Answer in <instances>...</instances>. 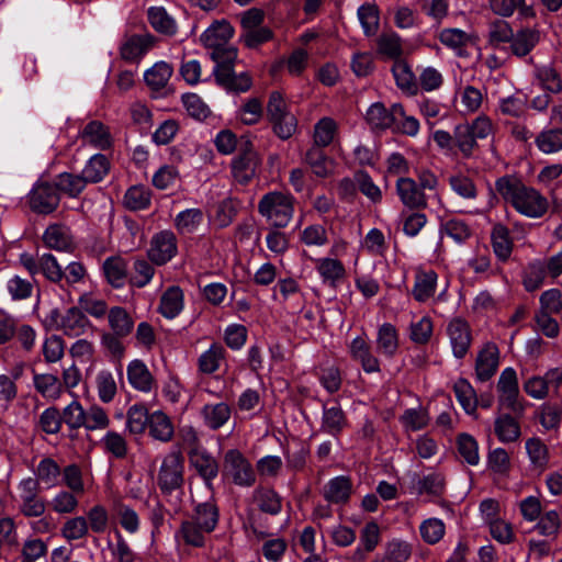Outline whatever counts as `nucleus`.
<instances>
[{"mask_svg": "<svg viewBox=\"0 0 562 562\" xmlns=\"http://www.w3.org/2000/svg\"><path fill=\"white\" fill-rule=\"evenodd\" d=\"M495 188L505 202L520 215L540 218L548 211V200L538 190L526 186L515 177L504 176L497 179Z\"/></svg>", "mask_w": 562, "mask_h": 562, "instance_id": "1", "label": "nucleus"}, {"mask_svg": "<svg viewBox=\"0 0 562 562\" xmlns=\"http://www.w3.org/2000/svg\"><path fill=\"white\" fill-rule=\"evenodd\" d=\"M43 323L47 329L60 331L70 338L83 336L94 328L89 317L77 306L64 311L53 308L45 315Z\"/></svg>", "mask_w": 562, "mask_h": 562, "instance_id": "2", "label": "nucleus"}, {"mask_svg": "<svg viewBox=\"0 0 562 562\" xmlns=\"http://www.w3.org/2000/svg\"><path fill=\"white\" fill-rule=\"evenodd\" d=\"M294 201L289 192L271 191L261 196L258 212L271 226L284 228L293 217Z\"/></svg>", "mask_w": 562, "mask_h": 562, "instance_id": "3", "label": "nucleus"}, {"mask_svg": "<svg viewBox=\"0 0 562 562\" xmlns=\"http://www.w3.org/2000/svg\"><path fill=\"white\" fill-rule=\"evenodd\" d=\"M223 476L240 487H250L256 483V472L250 461L238 449H229L223 458Z\"/></svg>", "mask_w": 562, "mask_h": 562, "instance_id": "4", "label": "nucleus"}, {"mask_svg": "<svg viewBox=\"0 0 562 562\" xmlns=\"http://www.w3.org/2000/svg\"><path fill=\"white\" fill-rule=\"evenodd\" d=\"M14 501L19 512L27 518L41 517L46 510L38 481L32 476L24 477L18 483Z\"/></svg>", "mask_w": 562, "mask_h": 562, "instance_id": "5", "label": "nucleus"}, {"mask_svg": "<svg viewBox=\"0 0 562 562\" xmlns=\"http://www.w3.org/2000/svg\"><path fill=\"white\" fill-rule=\"evenodd\" d=\"M19 263L32 278L42 273L48 281L54 283H59L64 279V270L52 254L33 255L25 251L19 255Z\"/></svg>", "mask_w": 562, "mask_h": 562, "instance_id": "6", "label": "nucleus"}, {"mask_svg": "<svg viewBox=\"0 0 562 562\" xmlns=\"http://www.w3.org/2000/svg\"><path fill=\"white\" fill-rule=\"evenodd\" d=\"M498 405L516 415H521L525 406L519 401L517 373L514 368H505L497 381Z\"/></svg>", "mask_w": 562, "mask_h": 562, "instance_id": "7", "label": "nucleus"}, {"mask_svg": "<svg viewBox=\"0 0 562 562\" xmlns=\"http://www.w3.org/2000/svg\"><path fill=\"white\" fill-rule=\"evenodd\" d=\"M184 459L180 451L172 450L167 453L161 462L157 482L160 490L170 493L183 483Z\"/></svg>", "mask_w": 562, "mask_h": 562, "instance_id": "8", "label": "nucleus"}, {"mask_svg": "<svg viewBox=\"0 0 562 562\" xmlns=\"http://www.w3.org/2000/svg\"><path fill=\"white\" fill-rule=\"evenodd\" d=\"M446 334L457 359H463L472 344V329L470 324L462 317L457 316L450 319L446 327Z\"/></svg>", "mask_w": 562, "mask_h": 562, "instance_id": "9", "label": "nucleus"}, {"mask_svg": "<svg viewBox=\"0 0 562 562\" xmlns=\"http://www.w3.org/2000/svg\"><path fill=\"white\" fill-rule=\"evenodd\" d=\"M59 201L60 196L56 186L48 182H37L29 193V205L33 212L38 214L53 213Z\"/></svg>", "mask_w": 562, "mask_h": 562, "instance_id": "10", "label": "nucleus"}, {"mask_svg": "<svg viewBox=\"0 0 562 562\" xmlns=\"http://www.w3.org/2000/svg\"><path fill=\"white\" fill-rule=\"evenodd\" d=\"M177 252L176 235L171 231H161L153 236L147 256L153 263L162 266L170 261Z\"/></svg>", "mask_w": 562, "mask_h": 562, "instance_id": "11", "label": "nucleus"}, {"mask_svg": "<svg viewBox=\"0 0 562 562\" xmlns=\"http://www.w3.org/2000/svg\"><path fill=\"white\" fill-rule=\"evenodd\" d=\"M155 37L149 33L126 35L119 48L122 59L138 63L154 46Z\"/></svg>", "mask_w": 562, "mask_h": 562, "instance_id": "12", "label": "nucleus"}, {"mask_svg": "<svg viewBox=\"0 0 562 562\" xmlns=\"http://www.w3.org/2000/svg\"><path fill=\"white\" fill-rule=\"evenodd\" d=\"M499 366V349L494 342H486L477 351L475 358V376L486 382L496 373Z\"/></svg>", "mask_w": 562, "mask_h": 562, "instance_id": "13", "label": "nucleus"}, {"mask_svg": "<svg viewBox=\"0 0 562 562\" xmlns=\"http://www.w3.org/2000/svg\"><path fill=\"white\" fill-rule=\"evenodd\" d=\"M396 194L403 205L409 210H420L427 206L425 192L418 187L416 180L409 177H400L395 183Z\"/></svg>", "mask_w": 562, "mask_h": 562, "instance_id": "14", "label": "nucleus"}, {"mask_svg": "<svg viewBox=\"0 0 562 562\" xmlns=\"http://www.w3.org/2000/svg\"><path fill=\"white\" fill-rule=\"evenodd\" d=\"M126 374L131 386L139 392L149 393L156 386L154 375L140 359H134L127 364Z\"/></svg>", "mask_w": 562, "mask_h": 562, "instance_id": "15", "label": "nucleus"}, {"mask_svg": "<svg viewBox=\"0 0 562 562\" xmlns=\"http://www.w3.org/2000/svg\"><path fill=\"white\" fill-rule=\"evenodd\" d=\"M234 35V29L226 20L213 22L200 36L201 43L209 48L225 45Z\"/></svg>", "mask_w": 562, "mask_h": 562, "instance_id": "16", "label": "nucleus"}, {"mask_svg": "<svg viewBox=\"0 0 562 562\" xmlns=\"http://www.w3.org/2000/svg\"><path fill=\"white\" fill-rule=\"evenodd\" d=\"M349 351L352 359L361 364L364 372L374 373L380 371V361L371 352V347L364 338L360 336L353 338Z\"/></svg>", "mask_w": 562, "mask_h": 562, "instance_id": "17", "label": "nucleus"}, {"mask_svg": "<svg viewBox=\"0 0 562 562\" xmlns=\"http://www.w3.org/2000/svg\"><path fill=\"white\" fill-rule=\"evenodd\" d=\"M43 240L50 249L58 251H71L74 249V237L70 229L65 225H49L43 234Z\"/></svg>", "mask_w": 562, "mask_h": 562, "instance_id": "18", "label": "nucleus"}, {"mask_svg": "<svg viewBox=\"0 0 562 562\" xmlns=\"http://www.w3.org/2000/svg\"><path fill=\"white\" fill-rule=\"evenodd\" d=\"M80 137L85 144L99 149H108L112 145L109 128L100 121L89 122L80 132Z\"/></svg>", "mask_w": 562, "mask_h": 562, "instance_id": "19", "label": "nucleus"}, {"mask_svg": "<svg viewBox=\"0 0 562 562\" xmlns=\"http://www.w3.org/2000/svg\"><path fill=\"white\" fill-rule=\"evenodd\" d=\"M184 307L183 291L178 285L168 288L161 295L158 312L168 319L177 317Z\"/></svg>", "mask_w": 562, "mask_h": 562, "instance_id": "20", "label": "nucleus"}, {"mask_svg": "<svg viewBox=\"0 0 562 562\" xmlns=\"http://www.w3.org/2000/svg\"><path fill=\"white\" fill-rule=\"evenodd\" d=\"M232 409L227 403L205 404L201 409L203 423L210 429L223 427L231 418Z\"/></svg>", "mask_w": 562, "mask_h": 562, "instance_id": "21", "label": "nucleus"}, {"mask_svg": "<svg viewBox=\"0 0 562 562\" xmlns=\"http://www.w3.org/2000/svg\"><path fill=\"white\" fill-rule=\"evenodd\" d=\"M258 158L256 153L247 150L234 159L233 176L239 183H248L256 175Z\"/></svg>", "mask_w": 562, "mask_h": 562, "instance_id": "22", "label": "nucleus"}, {"mask_svg": "<svg viewBox=\"0 0 562 562\" xmlns=\"http://www.w3.org/2000/svg\"><path fill=\"white\" fill-rule=\"evenodd\" d=\"M351 493V482L347 476H335L330 479L323 488V496L331 504L346 503Z\"/></svg>", "mask_w": 562, "mask_h": 562, "instance_id": "23", "label": "nucleus"}, {"mask_svg": "<svg viewBox=\"0 0 562 562\" xmlns=\"http://www.w3.org/2000/svg\"><path fill=\"white\" fill-rule=\"evenodd\" d=\"M526 453L533 470L542 473L549 465V449L539 437L528 438L525 442Z\"/></svg>", "mask_w": 562, "mask_h": 562, "instance_id": "24", "label": "nucleus"}, {"mask_svg": "<svg viewBox=\"0 0 562 562\" xmlns=\"http://www.w3.org/2000/svg\"><path fill=\"white\" fill-rule=\"evenodd\" d=\"M448 183L451 191L463 200L474 201L477 198L479 190L474 179L462 171L450 175Z\"/></svg>", "mask_w": 562, "mask_h": 562, "instance_id": "25", "label": "nucleus"}, {"mask_svg": "<svg viewBox=\"0 0 562 562\" xmlns=\"http://www.w3.org/2000/svg\"><path fill=\"white\" fill-rule=\"evenodd\" d=\"M494 431L497 439L503 443L515 442L521 436L518 420L509 414H502L495 418Z\"/></svg>", "mask_w": 562, "mask_h": 562, "instance_id": "26", "label": "nucleus"}, {"mask_svg": "<svg viewBox=\"0 0 562 562\" xmlns=\"http://www.w3.org/2000/svg\"><path fill=\"white\" fill-rule=\"evenodd\" d=\"M438 40L445 47L451 49L456 55L462 56L472 37L461 29L447 27L439 32Z\"/></svg>", "mask_w": 562, "mask_h": 562, "instance_id": "27", "label": "nucleus"}, {"mask_svg": "<svg viewBox=\"0 0 562 562\" xmlns=\"http://www.w3.org/2000/svg\"><path fill=\"white\" fill-rule=\"evenodd\" d=\"M437 273L434 270L418 272L412 290L414 299L423 303L434 297L437 288Z\"/></svg>", "mask_w": 562, "mask_h": 562, "instance_id": "28", "label": "nucleus"}, {"mask_svg": "<svg viewBox=\"0 0 562 562\" xmlns=\"http://www.w3.org/2000/svg\"><path fill=\"white\" fill-rule=\"evenodd\" d=\"M380 542V527L376 522L366 524L360 535V543L353 552L356 561H363L366 554L372 552Z\"/></svg>", "mask_w": 562, "mask_h": 562, "instance_id": "29", "label": "nucleus"}, {"mask_svg": "<svg viewBox=\"0 0 562 562\" xmlns=\"http://www.w3.org/2000/svg\"><path fill=\"white\" fill-rule=\"evenodd\" d=\"M35 390L44 397L50 401L58 400L61 394V382L59 378L52 373H35L33 375Z\"/></svg>", "mask_w": 562, "mask_h": 562, "instance_id": "30", "label": "nucleus"}, {"mask_svg": "<svg viewBox=\"0 0 562 562\" xmlns=\"http://www.w3.org/2000/svg\"><path fill=\"white\" fill-rule=\"evenodd\" d=\"M34 473V479L38 481L40 486L44 484L47 488H52L60 483L61 469L52 458L42 459Z\"/></svg>", "mask_w": 562, "mask_h": 562, "instance_id": "31", "label": "nucleus"}, {"mask_svg": "<svg viewBox=\"0 0 562 562\" xmlns=\"http://www.w3.org/2000/svg\"><path fill=\"white\" fill-rule=\"evenodd\" d=\"M316 270L324 283L336 286L337 282L342 280L346 274L344 265L333 258H321L316 261Z\"/></svg>", "mask_w": 562, "mask_h": 562, "instance_id": "32", "label": "nucleus"}, {"mask_svg": "<svg viewBox=\"0 0 562 562\" xmlns=\"http://www.w3.org/2000/svg\"><path fill=\"white\" fill-rule=\"evenodd\" d=\"M347 420L345 413L339 405L323 408L321 430L334 437H337L346 427Z\"/></svg>", "mask_w": 562, "mask_h": 562, "instance_id": "33", "label": "nucleus"}, {"mask_svg": "<svg viewBox=\"0 0 562 562\" xmlns=\"http://www.w3.org/2000/svg\"><path fill=\"white\" fill-rule=\"evenodd\" d=\"M537 148L546 155H552L562 150V128H543L535 138Z\"/></svg>", "mask_w": 562, "mask_h": 562, "instance_id": "34", "label": "nucleus"}, {"mask_svg": "<svg viewBox=\"0 0 562 562\" xmlns=\"http://www.w3.org/2000/svg\"><path fill=\"white\" fill-rule=\"evenodd\" d=\"M305 162L316 177L326 178L334 172V161L321 148L311 147L305 154Z\"/></svg>", "mask_w": 562, "mask_h": 562, "instance_id": "35", "label": "nucleus"}, {"mask_svg": "<svg viewBox=\"0 0 562 562\" xmlns=\"http://www.w3.org/2000/svg\"><path fill=\"white\" fill-rule=\"evenodd\" d=\"M147 18L153 29L166 35H173L177 32L175 19L168 14L164 7H150L147 10Z\"/></svg>", "mask_w": 562, "mask_h": 562, "instance_id": "36", "label": "nucleus"}, {"mask_svg": "<svg viewBox=\"0 0 562 562\" xmlns=\"http://www.w3.org/2000/svg\"><path fill=\"white\" fill-rule=\"evenodd\" d=\"M393 77L398 89L407 94H416L418 87L414 72L404 60H396L392 67Z\"/></svg>", "mask_w": 562, "mask_h": 562, "instance_id": "37", "label": "nucleus"}, {"mask_svg": "<svg viewBox=\"0 0 562 562\" xmlns=\"http://www.w3.org/2000/svg\"><path fill=\"white\" fill-rule=\"evenodd\" d=\"M225 348L221 344H212L198 359L199 370L205 374L217 371L225 359Z\"/></svg>", "mask_w": 562, "mask_h": 562, "instance_id": "38", "label": "nucleus"}, {"mask_svg": "<svg viewBox=\"0 0 562 562\" xmlns=\"http://www.w3.org/2000/svg\"><path fill=\"white\" fill-rule=\"evenodd\" d=\"M149 435L159 441L167 442L173 436V426L170 418L161 411L150 414L148 424Z\"/></svg>", "mask_w": 562, "mask_h": 562, "instance_id": "39", "label": "nucleus"}, {"mask_svg": "<svg viewBox=\"0 0 562 562\" xmlns=\"http://www.w3.org/2000/svg\"><path fill=\"white\" fill-rule=\"evenodd\" d=\"M337 133L338 124L334 119L329 116L321 119L314 126L313 147L323 148L329 146L333 143Z\"/></svg>", "mask_w": 562, "mask_h": 562, "instance_id": "40", "label": "nucleus"}, {"mask_svg": "<svg viewBox=\"0 0 562 562\" xmlns=\"http://www.w3.org/2000/svg\"><path fill=\"white\" fill-rule=\"evenodd\" d=\"M491 239L496 257L503 261L507 260L513 251V240L508 228L502 224H496L492 229Z\"/></svg>", "mask_w": 562, "mask_h": 562, "instance_id": "41", "label": "nucleus"}, {"mask_svg": "<svg viewBox=\"0 0 562 562\" xmlns=\"http://www.w3.org/2000/svg\"><path fill=\"white\" fill-rule=\"evenodd\" d=\"M108 322L112 333L119 336H128L134 328L132 316L121 306H114L109 310Z\"/></svg>", "mask_w": 562, "mask_h": 562, "instance_id": "42", "label": "nucleus"}, {"mask_svg": "<svg viewBox=\"0 0 562 562\" xmlns=\"http://www.w3.org/2000/svg\"><path fill=\"white\" fill-rule=\"evenodd\" d=\"M172 67L166 61H157L144 74V80L153 90L165 88L172 75Z\"/></svg>", "mask_w": 562, "mask_h": 562, "instance_id": "43", "label": "nucleus"}, {"mask_svg": "<svg viewBox=\"0 0 562 562\" xmlns=\"http://www.w3.org/2000/svg\"><path fill=\"white\" fill-rule=\"evenodd\" d=\"M204 215L201 209H187L177 214L175 227L180 234H192L200 227Z\"/></svg>", "mask_w": 562, "mask_h": 562, "instance_id": "44", "label": "nucleus"}, {"mask_svg": "<svg viewBox=\"0 0 562 562\" xmlns=\"http://www.w3.org/2000/svg\"><path fill=\"white\" fill-rule=\"evenodd\" d=\"M358 20L366 36L376 34L380 25V11L374 3H364L358 8Z\"/></svg>", "mask_w": 562, "mask_h": 562, "instance_id": "45", "label": "nucleus"}, {"mask_svg": "<svg viewBox=\"0 0 562 562\" xmlns=\"http://www.w3.org/2000/svg\"><path fill=\"white\" fill-rule=\"evenodd\" d=\"M259 509L270 515H278L282 509L281 496L271 488L259 487L254 492Z\"/></svg>", "mask_w": 562, "mask_h": 562, "instance_id": "46", "label": "nucleus"}, {"mask_svg": "<svg viewBox=\"0 0 562 562\" xmlns=\"http://www.w3.org/2000/svg\"><path fill=\"white\" fill-rule=\"evenodd\" d=\"M110 164L102 154L93 155L85 165L81 175L88 183L101 181L109 172Z\"/></svg>", "mask_w": 562, "mask_h": 562, "instance_id": "47", "label": "nucleus"}, {"mask_svg": "<svg viewBox=\"0 0 562 562\" xmlns=\"http://www.w3.org/2000/svg\"><path fill=\"white\" fill-rule=\"evenodd\" d=\"M378 52L390 58L402 60L403 55L402 37L395 32L382 33L378 38Z\"/></svg>", "mask_w": 562, "mask_h": 562, "instance_id": "48", "label": "nucleus"}, {"mask_svg": "<svg viewBox=\"0 0 562 562\" xmlns=\"http://www.w3.org/2000/svg\"><path fill=\"white\" fill-rule=\"evenodd\" d=\"M539 42V32L533 29H524L514 34L512 50L516 56H526Z\"/></svg>", "mask_w": 562, "mask_h": 562, "instance_id": "49", "label": "nucleus"}, {"mask_svg": "<svg viewBox=\"0 0 562 562\" xmlns=\"http://www.w3.org/2000/svg\"><path fill=\"white\" fill-rule=\"evenodd\" d=\"M376 345L379 351L387 357H393L398 348V336L395 327L390 324H383L376 336Z\"/></svg>", "mask_w": 562, "mask_h": 562, "instance_id": "50", "label": "nucleus"}, {"mask_svg": "<svg viewBox=\"0 0 562 562\" xmlns=\"http://www.w3.org/2000/svg\"><path fill=\"white\" fill-rule=\"evenodd\" d=\"M457 449L459 456L471 467L480 463L479 443L475 438L467 432L457 437Z\"/></svg>", "mask_w": 562, "mask_h": 562, "instance_id": "51", "label": "nucleus"}, {"mask_svg": "<svg viewBox=\"0 0 562 562\" xmlns=\"http://www.w3.org/2000/svg\"><path fill=\"white\" fill-rule=\"evenodd\" d=\"M237 211L238 202L232 198H226L215 205L212 221L218 228L227 227L234 221Z\"/></svg>", "mask_w": 562, "mask_h": 562, "instance_id": "52", "label": "nucleus"}, {"mask_svg": "<svg viewBox=\"0 0 562 562\" xmlns=\"http://www.w3.org/2000/svg\"><path fill=\"white\" fill-rule=\"evenodd\" d=\"M453 391L459 404L469 415L476 411L477 400L472 385L465 379H458L453 385Z\"/></svg>", "mask_w": 562, "mask_h": 562, "instance_id": "53", "label": "nucleus"}, {"mask_svg": "<svg viewBox=\"0 0 562 562\" xmlns=\"http://www.w3.org/2000/svg\"><path fill=\"white\" fill-rule=\"evenodd\" d=\"M202 526V530L210 533L215 529L218 521V510L215 504L205 502L195 507L192 518Z\"/></svg>", "mask_w": 562, "mask_h": 562, "instance_id": "54", "label": "nucleus"}, {"mask_svg": "<svg viewBox=\"0 0 562 562\" xmlns=\"http://www.w3.org/2000/svg\"><path fill=\"white\" fill-rule=\"evenodd\" d=\"M366 121L372 130H386L393 125V116L381 102L369 106L366 113Z\"/></svg>", "mask_w": 562, "mask_h": 562, "instance_id": "55", "label": "nucleus"}, {"mask_svg": "<svg viewBox=\"0 0 562 562\" xmlns=\"http://www.w3.org/2000/svg\"><path fill=\"white\" fill-rule=\"evenodd\" d=\"M355 182L359 191L372 203L382 202L383 193L381 188L373 181L367 171H358L355 175Z\"/></svg>", "mask_w": 562, "mask_h": 562, "instance_id": "56", "label": "nucleus"}, {"mask_svg": "<svg viewBox=\"0 0 562 562\" xmlns=\"http://www.w3.org/2000/svg\"><path fill=\"white\" fill-rule=\"evenodd\" d=\"M419 533L427 544H436L445 537L446 525L440 518H427L420 522Z\"/></svg>", "mask_w": 562, "mask_h": 562, "instance_id": "57", "label": "nucleus"}, {"mask_svg": "<svg viewBox=\"0 0 562 562\" xmlns=\"http://www.w3.org/2000/svg\"><path fill=\"white\" fill-rule=\"evenodd\" d=\"M454 144L463 157L469 158L477 147V139L474 137L470 126L460 124L453 131Z\"/></svg>", "mask_w": 562, "mask_h": 562, "instance_id": "58", "label": "nucleus"}, {"mask_svg": "<svg viewBox=\"0 0 562 562\" xmlns=\"http://www.w3.org/2000/svg\"><path fill=\"white\" fill-rule=\"evenodd\" d=\"M87 181L82 175L63 172L57 177L56 188L71 198L78 196L86 188Z\"/></svg>", "mask_w": 562, "mask_h": 562, "instance_id": "59", "label": "nucleus"}, {"mask_svg": "<svg viewBox=\"0 0 562 562\" xmlns=\"http://www.w3.org/2000/svg\"><path fill=\"white\" fill-rule=\"evenodd\" d=\"M95 386L101 402L110 403L116 395L117 386L110 370H101L95 376Z\"/></svg>", "mask_w": 562, "mask_h": 562, "instance_id": "60", "label": "nucleus"}, {"mask_svg": "<svg viewBox=\"0 0 562 562\" xmlns=\"http://www.w3.org/2000/svg\"><path fill=\"white\" fill-rule=\"evenodd\" d=\"M514 31L505 20H495L488 24V44L498 47L501 44L512 42Z\"/></svg>", "mask_w": 562, "mask_h": 562, "instance_id": "61", "label": "nucleus"}, {"mask_svg": "<svg viewBox=\"0 0 562 562\" xmlns=\"http://www.w3.org/2000/svg\"><path fill=\"white\" fill-rule=\"evenodd\" d=\"M150 415L143 405H133L127 412L126 428L131 434L139 435L148 426Z\"/></svg>", "mask_w": 562, "mask_h": 562, "instance_id": "62", "label": "nucleus"}, {"mask_svg": "<svg viewBox=\"0 0 562 562\" xmlns=\"http://www.w3.org/2000/svg\"><path fill=\"white\" fill-rule=\"evenodd\" d=\"M89 532V526L86 517L76 516L65 521L61 527V536L67 541H76L85 538Z\"/></svg>", "mask_w": 562, "mask_h": 562, "instance_id": "63", "label": "nucleus"}, {"mask_svg": "<svg viewBox=\"0 0 562 562\" xmlns=\"http://www.w3.org/2000/svg\"><path fill=\"white\" fill-rule=\"evenodd\" d=\"M77 494L65 490L57 492L50 501L52 509L60 515L72 514L79 505Z\"/></svg>", "mask_w": 562, "mask_h": 562, "instance_id": "64", "label": "nucleus"}]
</instances>
